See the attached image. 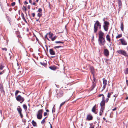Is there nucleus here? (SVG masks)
<instances>
[{
  "mask_svg": "<svg viewBox=\"0 0 128 128\" xmlns=\"http://www.w3.org/2000/svg\"><path fill=\"white\" fill-rule=\"evenodd\" d=\"M101 24L98 21H96L94 24V32L96 33L98 29L100 30Z\"/></svg>",
  "mask_w": 128,
  "mask_h": 128,
  "instance_id": "obj_1",
  "label": "nucleus"
},
{
  "mask_svg": "<svg viewBox=\"0 0 128 128\" xmlns=\"http://www.w3.org/2000/svg\"><path fill=\"white\" fill-rule=\"evenodd\" d=\"M63 92L61 90H56V95L58 98H59L63 95Z\"/></svg>",
  "mask_w": 128,
  "mask_h": 128,
  "instance_id": "obj_2",
  "label": "nucleus"
},
{
  "mask_svg": "<svg viewBox=\"0 0 128 128\" xmlns=\"http://www.w3.org/2000/svg\"><path fill=\"white\" fill-rule=\"evenodd\" d=\"M99 44L101 46H103L106 42L105 39L104 38H98V39Z\"/></svg>",
  "mask_w": 128,
  "mask_h": 128,
  "instance_id": "obj_3",
  "label": "nucleus"
},
{
  "mask_svg": "<svg viewBox=\"0 0 128 128\" xmlns=\"http://www.w3.org/2000/svg\"><path fill=\"white\" fill-rule=\"evenodd\" d=\"M110 23L107 21H104V22L103 27L104 30L106 31H107L108 29Z\"/></svg>",
  "mask_w": 128,
  "mask_h": 128,
  "instance_id": "obj_4",
  "label": "nucleus"
},
{
  "mask_svg": "<svg viewBox=\"0 0 128 128\" xmlns=\"http://www.w3.org/2000/svg\"><path fill=\"white\" fill-rule=\"evenodd\" d=\"M43 111L42 109L38 111L37 115V118L38 119L40 120L42 118Z\"/></svg>",
  "mask_w": 128,
  "mask_h": 128,
  "instance_id": "obj_5",
  "label": "nucleus"
},
{
  "mask_svg": "<svg viewBox=\"0 0 128 128\" xmlns=\"http://www.w3.org/2000/svg\"><path fill=\"white\" fill-rule=\"evenodd\" d=\"M16 100L22 103L24 100V98L22 97L20 95H18L16 97Z\"/></svg>",
  "mask_w": 128,
  "mask_h": 128,
  "instance_id": "obj_6",
  "label": "nucleus"
},
{
  "mask_svg": "<svg viewBox=\"0 0 128 128\" xmlns=\"http://www.w3.org/2000/svg\"><path fill=\"white\" fill-rule=\"evenodd\" d=\"M117 52L120 54H122L125 56H127L126 52L124 50H117Z\"/></svg>",
  "mask_w": 128,
  "mask_h": 128,
  "instance_id": "obj_7",
  "label": "nucleus"
},
{
  "mask_svg": "<svg viewBox=\"0 0 128 128\" xmlns=\"http://www.w3.org/2000/svg\"><path fill=\"white\" fill-rule=\"evenodd\" d=\"M103 81V86L102 87V91H103L106 88V86L107 84V80L104 78H103L102 79Z\"/></svg>",
  "mask_w": 128,
  "mask_h": 128,
  "instance_id": "obj_8",
  "label": "nucleus"
},
{
  "mask_svg": "<svg viewBox=\"0 0 128 128\" xmlns=\"http://www.w3.org/2000/svg\"><path fill=\"white\" fill-rule=\"evenodd\" d=\"M17 110L18 112V113L20 115V117L21 118H22L23 117V116L22 114V109L20 108V106H18L17 107Z\"/></svg>",
  "mask_w": 128,
  "mask_h": 128,
  "instance_id": "obj_9",
  "label": "nucleus"
},
{
  "mask_svg": "<svg viewBox=\"0 0 128 128\" xmlns=\"http://www.w3.org/2000/svg\"><path fill=\"white\" fill-rule=\"evenodd\" d=\"M104 97H103V98H102V101L100 103V106L101 107H104V105L105 104V100H104Z\"/></svg>",
  "mask_w": 128,
  "mask_h": 128,
  "instance_id": "obj_10",
  "label": "nucleus"
},
{
  "mask_svg": "<svg viewBox=\"0 0 128 128\" xmlns=\"http://www.w3.org/2000/svg\"><path fill=\"white\" fill-rule=\"evenodd\" d=\"M119 40L120 41L122 45H127V42L124 39H120Z\"/></svg>",
  "mask_w": 128,
  "mask_h": 128,
  "instance_id": "obj_11",
  "label": "nucleus"
},
{
  "mask_svg": "<svg viewBox=\"0 0 128 128\" xmlns=\"http://www.w3.org/2000/svg\"><path fill=\"white\" fill-rule=\"evenodd\" d=\"M104 107H101L99 112V115L101 116L104 112Z\"/></svg>",
  "mask_w": 128,
  "mask_h": 128,
  "instance_id": "obj_12",
  "label": "nucleus"
},
{
  "mask_svg": "<svg viewBox=\"0 0 128 128\" xmlns=\"http://www.w3.org/2000/svg\"><path fill=\"white\" fill-rule=\"evenodd\" d=\"M98 38H104L103 36L104 35V34L102 31H100L98 33Z\"/></svg>",
  "mask_w": 128,
  "mask_h": 128,
  "instance_id": "obj_13",
  "label": "nucleus"
},
{
  "mask_svg": "<svg viewBox=\"0 0 128 128\" xmlns=\"http://www.w3.org/2000/svg\"><path fill=\"white\" fill-rule=\"evenodd\" d=\"M92 118L93 117L92 115L89 114L87 115L86 119L88 120H92Z\"/></svg>",
  "mask_w": 128,
  "mask_h": 128,
  "instance_id": "obj_14",
  "label": "nucleus"
},
{
  "mask_svg": "<svg viewBox=\"0 0 128 128\" xmlns=\"http://www.w3.org/2000/svg\"><path fill=\"white\" fill-rule=\"evenodd\" d=\"M104 54L106 56H108L109 54V52L106 49L104 50Z\"/></svg>",
  "mask_w": 128,
  "mask_h": 128,
  "instance_id": "obj_15",
  "label": "nucleus"
},
{
  "mask_svg": "<svg viewBox=\"0 0 128 128\" xmlns=\"http://www.w3.org/2000/svg\"><path fill=\"white\" fill-rule=\"evenodd\" d=\"M106 40L108 42L110 43L111 42V40L110 37L108 34H107L106 36Z\"/></svg>",
  "mask_w": 128,
  "mask_h": 128,
  "instance_id": "obj_16",
  "label": "nucleus"
},
{
  "mask_svg": "<svg viewBox=\"0 0 128 128\" xmlns=\"http://www.w3.org/2000/svg\"><path fill=\"white\" fill-rule=\"evenodd\" d=\"M50 54L52 55H54L55 54V52L52 49H50Z\"/></svg>",
  "mask_w": 128,
  "mask_h": 128,
  "instance_id": "obj_17",
  "label": "nucleus"
},
{
  "mask_svg": "<svg viewBox=\"0 0 128 128\" xmlns=\"http://www.w3.org/2000/svg\"><path fill=\"white\" fill-rule=\"evenodd\" d=\"M96 85V84L94 82H92V86L91 87V90H92L94 88Z\"/></svg>",
  "mask_w": 128,
  "mask_h": 128,
  "instance_id": "obj_18",
  "label": "nucleus"
},
{
  "mask_svg": "<svg viewBox=\"0 0 128 128\" xmlns=\"http://www.w3.org/2000/svg\"><path fill=\"white\" fill-rule=\"evenodd\" d=\"M49 68L51 70H55L56 69V68L55 66H50Z\"/></svg>",
  "mask_w": 128,
  "mask_h": 128,
  "instance_id": "obj_19",
  "label": "nucleus"
},
{
  "mask_svg": "<svg viewBox=\"0 0 128 128\" xmlns=\"http://www.w3.org/2000/svg\"><path fill=\"white\" fill-rule=\"evenodd\" d=\"M96 105H95L92 108V111L94 113L96 111Z\"/></svg>",
  "mask_w": 128,
  "mask_h": 128,
  "instance_id": "obj_20",
  "label": "nucleus"
},
{
  "mask_svg": "<svg viewBox=\"0 0 128 128\" xmlns=\"http://www.w3.org/2000/svg\"><path fill=\"white\" fill-rule=\"evenodd\" d=\"M32 124L33 126H37V124L36 122H35L34 120H32Z\"/></svg>",
  "mask_w": 128,
  "mask_h": 128,
  "instance_id": "obj_21",
  "label": "nucleus"
},
{
  "mask_svg": "<svg viewBox=\"0 0 128 128\" xmlns=\"http://www.w3.org/2000/svg\"><path fill=\"white\" fill-rule=\"evenodd\" d=\"M90 70L92 74H93L94 73V69L92 66H91L90 68Z\"/></svg>",
  "mask_w": 128,
  "mask_h": 128,
  "instance_id": "obj_22",
  "label": "nucleus"
},
{
  "mask_svg": "<svg viewBox=\"0 0 128 128\" xmlns=\"http://www.w3.org/2000/svg\"><path fill=\"white\" fill-rule=\"evenodd\" d=\"M118 4L119 8H121L122 2L121 0H118Z\"/></svg>",
  "mask_w": 128,
  "mask_h": 128,
  "instance_id": "obj_23",
  "label": "nucleus"
},
{
  "mask_svg": "<svg viewBox=\"0 0 128 128\" xmlns=\"http://www.w3.org/2000/svg\"><path fill=\"white\" fill-rule=\"evenodd\" d=\"M4 67V64H0V70H2Z\"/></svg>",
  "mask_w": 128,
  "mask_h": 128,
  "instance_id": "obj_24",
  "label": "nucleus"
},
{
  "mask_svg": "<svg viewBox=\"0 0 128 128\" xmlns=\"http://www.w3.org/2000/svg\"><path fill=\"white\" fill-rule=\"evenodd\" d=\"M120 28L122 30V31L124 30V25L123 23L122 22L120 24Z\"/></svg>",
  "mask_w": 128,
  "mask_h": 128,
  "instance_id": "obj_25",
  "label": "nucleus"
},
{
  "mask_svg": "<svg viewBox=\"0 0 128 128\" xmlns=\"http://www.w3.org/2000/svg\"><path fill=\"white\" fill-rule=\"evenodd\" d=\"M48 33V34L49 35V37L50 38H52L53 35V34L52 33H50V32Z\"/></svg>",
  "mask_w": 128,
  "mask_h": 128,
  "instance_id": "obj_26",
  "label": "nucleus"
},
{
  "mask_svg": "<svg viewBox=\"0 0 128 128\" xmlns=\"http://www.w3.org/2000/svg\"><path fill=\"white\" fill-rule=\"evenodd\" d=\"M122 34H118L117 36H116V39H118L122 37Z\"/></svg>",
  "mask_w": 128,
  "mask_h": 128,
  "instance_id": "obj_27",
  "label": "nucleus"
},
{
  "mask_svg": "<svg viewBox=\"0 0 128 128\" xmlns=\"http://www.w3.org/2000/svg\"><path fill=\"white\" fill-rule=\"evenodd\" d=\"M113 93V92H112L110 93H108V94L107 97L108 98H110V96Z\"/></svg>",
  "mask_w": 128,
  "mask_h": 128,
  "instance_id": "obj_28",
  "label": "nucleus"
},
{
  "mask_svg": "<svg viewBox=\"0 0 128 128\" xmlns=\"http://www.w3.org/2000/svg\"><path fill=\"white\" fill-rule=\"evenodd\" d=\"M23 108H24V109L26 110H27V106H26V105L25 104H23Z\"/></svg>",
  "mask_w": 128,
  "mask_h": 128,
  "instance_id": "obj_29",
  "label": "nucleus"
},
{
  "mask_svg": "<svg viewBox=\"0 0 128 128\" xmlns=\"http://www.w3.org/2000/svg\"><path fill=\"white\" fill-rule=\"evenodd\" d=\"M6 71L5 70H4L3 71H1V70H0V75H1L4 74Z\"/></svg>",
  "mask_w": 128,
  "mask_h": 128,
  "instance_id": "obj_30",
  "label": "nucleus"
},
{
  "mask_svg": "<svg viewBox=\"0 0 128 128\" xmlns=\"http://www.w3.org/2000/svg\"><path fill=\"white\" fill-rule=\"evenodd\" d=\"M42 15V13H38L37 14V16L39 18L41 17Z\"/></svg>",
  "mask_w": 128,
  "mask_h": 128,
  "instance_id": "obj_31",
  "label": "nucleus"
},
{
  "mask_svg": "<svg viewBox=\"0 0 128 128\" xmlns=\"http://www.w3.org/2000/svg\"><path fill=\"white\" fill-rule=\"evenodd\" d=\"M57 36H54V37L53 38H51V40L52 41H54L55 40Z\"/></svg>",
  "mask_w": 128,
  "mask_h": 128,
  "instance_id": "obj_32",
  "label": "nucleus"
},
{
  "mask_svg": "<svg viewBox=\"0 0 128 128\" xmlns=\"http://www.w3.org/2000/svg\"><path fill=\"white\" fill-rule=\"evenodd\" d=\"M20 92L18 90H16V91L15 94V96H17V95L18 94V93Z\"/></svg>",
  "mask_w": 128,
  "mask_h": 128,
  "instance_id": "obj_33",
  "label": "nucleus"
},
{
  "mask_svg": "<svg viewBox=\"0 0 128 128\" xmlns=\"http://www.w3.org/2000/svg\"><path fill=\"white\" fill-rule=\"evenodd\" d=\"M42 10L41 8H40L39 9L37 12L39 13H42Z\"/></svg>",
  "mask_w": 128,
  "mask_h": 128,
  "instance_id": "obj_34",
  "label": "nucleus"
},
{
  "mask_svg": "<svg viewBox=\"0 0 128 128\" xmlns=\"http://www.w3.org/2000/svg\"><path fill=\"white\" fill-rule=\"evenodd\" d=\"M21 16L22 19L25 18L24 16V15L22 12L21 13Z\"/></svg>",
  "mask_w": 128,
  "mask_h": 128,
  "instance_id": "obj_35",
  "label": "nucleus"
},
{
  "mask_svg": "<svg viewBox=\"0 0 128 128\" xmlns=\"http://www.w3.org/2000/svg\"><path fill=\"white\" fill-rule=\"evenodd\" d=\"M6 17H7V20L9 21V22L10 23H11L10 22H11V20L10 18H9L7 16Z\"/></svg>",
  "mask_w": 128,
  "mask_h": 128,
  "instance_id": "obj_36",
  "label": "nucleus"
},
{
  "mask_svg": "<svg viewBox=\"0 0 128 128\" xmlns=\"http://www.w3.org/2000/svg\"><path fill=\"white\" fill-rule=\"evenodd\" d=\"M55 43H62V44H64V42H63L60 41H56L55 42Z\"/></svg>",
  "mask_w": 128,
  "mask_h": 128,
  "instance_id": "obj_37",
  "label": "nucleus"
},
{
  "mask_svg": "<svg viewBox=\"0 0 128 128\" xmlns=\"http://www.w3.org/2000/svg\"><path fill=\"white\" fill-rule=\"evenodd\" d=\"M125 73L126 74H128V68H126Z\"/></svg>",
  "mask_w": 128,
  "mask_h": 128,
  "instance_id": "obj_38",
  "label": "nucleus"
},
{
  "mask_svg": "<svg viewBox=\"0 0 128 128\" xmlns=\"http://www.w3.org/2000/svg\"><path fill=\"white\" fill-rule=\"evenodd\" d=\"M47 117H45V118L41 122V123L42 124H43L45 122V119L47 118Z\"/></svg>",
  "mask_w": 128,
  "mask_h": 128,
  "instance_id": "obj_39",
  "label": "nucleus"
},
{
  "mask_svg": "<svg viewBox=\"0 0 128 128\" xmlns=\"http://www.w3.org/2000/svg\"><path fill=\"white\" fill-rule=\"evenodd\" d=\"M65 102H62V103L61 104H60V108H61L62 106L65 103Z\"/></svg>",
  "mask_w": 128,
  "mask_h": 128,
  "instance_id": "obj_40",
  "label": "nucleus"
},
{
  "mask_svg": "<svg viewBox=\"0 0 128 128\" xmlns=\"http://www.w3.org/2000/svg\"><path fill=\"white\" fill-rule=\"evenodd\" d=\"M2 50H5L6 51L7 50V48H2Z\"/></svg>",
  "mask_w": 128,
  "mask_h": 128,
  "instance_id": "obj_41",
  "label": "nucleus"
},
{
  "mask_svg": "<svg viewBox=\"0 0 128 128\" xmlns=\"http://www.w3.org/2000/svg\"><path fill=\"white\" fill-rule=\"evenodd\" d=\"M55 111V108H54V107H53V108H52V112H54Z\"/></svg>",
  "mask_w": 128,
  "mask_h": 128,
  "instance_id": "obj_42",
  "label": "nucleus"
},
{
  "mask_svg": "<svg viewBox=\"0 0 128 128\" xmlns=\"http://www.w3.org/2000/svg\"><path fill=\"white\" fill-rule=\"evenodd\" d=\"M15 2H14L12 3L11 5L12 6H14L15 5Z\"/></svg>",
  "mask_w": 128,
  "mask_h": 128,
  "instance_id": "obj_43",
  "label": "nucleus"
},
{
  "mask_svg": "<svg viewBox=\"0 0 128 128\" xmlns=\"http://www.w3.org/2000/svg\"><path fill=\"white\" fill-rule=\"evenodd\" d=\"M61 47V46H57L54 47V48H60Z\"/></svg>",
  "mask_w": 128,
  "mask_h": 128,
  "instance_id": "obj_44",
  "label": "nucleus"
},
{
  "mask_svg": "<svg viewBox=\"0 0 128 128\" xmlns=\"http://www.w3.org/2000/svg\"><path fill=\"white\" fill-rule=\"evenodd\" d=\"M102 96V98H103V96L104 97V95H103V94H100L99 96H98L99 97H100L101 96Z\"/></svg>",
  "mask_w": 128,
  "mask_h": 128,
  "instance_id": "obj_45",
  "label": "nucleus"
},
{
  "mask_svg": "<svg viewBox=\"0 0 128 128\" xmlns=\"http://www.w3.org/2000/svg\"><path fill=\"white\" fill-rule=\"evenodd\" d=\"M32 15L33 17H34L35 16V13L34 12L32 14Z\"/></svg>",
  "mask_w": 128,
  "mask_h": 128,
  "instance_id": "obj_46",
  "label": "nucleus"
},
{
  "mask_svg": "<svg viewBox=\"0 0 128 128\" xmlns=\"http://www.w3.org/2000/svg\"><path fill=\"white\" fill-rule=\"evenodd\" d=\"M23 20L24 21L26 24H28V22H27L26 20V19L25 18L23 19Z\"/></svg>",
  "mask_w": 128,
  "mask_h": 128,
  "instance_id": "obj_47",
  "label": "nucleus"
},
{
  "mask_svg": "<svg viewBox=\"0 0 128 128\" xmlns=\"http://www.w3.org/2000/svg\"><path fill=\"white\" fill-rule=\"evenodd\" d=\"M23 20L24 21L26 24H28V22H27L26 20V19L25 18L23 19Z\"/></svg>",
  "mask_w": 128,
  "mask_h": 128,
  "instance_id": "obj_48",
  "label": "nucleus"
},
{
  "mask_svg": "<svg viewBox=\"0 0 128 128\" xmlns=\"http://www.w3.org/2000/svg\"><path fill=\"white\" fill-rule=\"evenodd\" d=\"M23 7L24 8L25 11V12H26V10H27L26 7L25 6H23Z\"/></svg>",
  "mask_w": 128,
  "mask_h": 128,
  "instance_id": "obj_49",
  "label": "nucleus"
},
{
  "mask_svg": "<svg viewBox=\"0 0 128 128\" xmlns=\"http://www.w3.org/2000/svg\"><path fill=\"white\" fill-rule=\"evenodd\" d=\"M89 128H94V126L93 125L91 126Z\"/></svg>",
  "mask_w": 128,
  "mask_h": 128,
  "instance_id": "obj_50",
  "label": "nucleus"
},
{
  "mask_svg": "<svg viewBox=\"0 0 128 128\" xmlns=\"http://www.w3.org/2000/svg\"><path fill=\"white\" fill-rule=\"evenodd\" d=\"M28 3L26 1H25L24 2V4H28Z\"/></svg>",
  "mask_w": 128,
  "mask_h": 128,
  "instance_id": "obj_51",
  "label": "nucleus"
},
{
  "mask_svg": "<svg viewBox=\"0 0 128 128\" xmlns=\"http://www.w3.org/2000/svg\"><path fill=\"white\" fill-rule=\"evenodd\" d=\"M48 34V33H47L45 36V38H48L47 37V35Z\"/></svg>",
  "mask_w": 128,
  "mask_h": 128,
  "instance_id": "obj_52",
  "label": "nucleus"
},
{
  "mask_svg": "<svg viewBox=\"0 0 128 128\" xmlns=\"http://www.w3.org/2000/svg\"><path fill=\"white\" fill-rule=\"evenodd\" d=\"M32 5H34L35 6H36V3L35 2H34L32 4Z\"/></svg>",
  "mask_w": 128,
  "mask_h": 128,
  "instance_id": "obj_53",
  "label": "nucleus"
},
{
  "mask_svg": "<svg viewBox=\"0 0 128 128\" xmlns=\"http://www.w3.org/2000/svg\"><path fill=\"white\" fill-rule=\"evenodd\" d=\"M47 113L46 112H45L44 113V116H45L47 114Z\"/></svg>",
  "mask_w": 128,
  "mask_h": 128,
  "instance_id": "obj_54",
  "label": "nucleus"
},
{
  "mask_svg": "<svg viewBox=\"0 0 128 128\" xmlns=\"http://www.w3.org/2000/svg\"><path fill=\"white\" fill-rule=\"evenodd\" d=\"M108 98H106V102H108L109 100Z\"/></svg>",
  "mask_w": 128,
  "mask_h": 128,
  "instance_id": "obj_55",
  "label": "nucleus"
},
{
  "mask_svg": "<svg viewBox=\"0 0 128 128\" xmlns=\"http://www.w3.org/2000/svg\"><path fill=\"white\" fill-rule=\"evenodd\" d=\"M28 9H30V5H28Z\"/></svg>",
  "mask_w": 128,
  "mask_h": 128,
  "instance_id": "obj_56",
  "label": "nucleus"
},
{
  "mask_svg": "<svg viewBox=\"0 0 128 128\" xmlns=\"http://www.w3.org/2000/svg\"><path fill=\"white\" fill-rule=\"evenodd\" d=\"M116 108H114V109H112V110L113 111H114L116 110Z\"/></svg>",
  "mask_w": 128,
  "mask_h": 128,
  "instance_id": "obj_57",
  "label": "nucleus"
},
{
  "mask_svg": "<svg viewBox=\"0 0 128 128\" xmlns=\"http://www.w3.org/2000/svg\"><path fill=\"white\" fill-rule=\"evenodd\" d=\"M29 2L31 4H32V0H29Z\"/></svg>",
  "mask_w": 128,
  "mask_h": 128,
  "instance_id": "obj_58",
  "label": "nucleus"
},
{
  "mask_svg": "<svg viewBox=\"0 0 128 128\" xmlns=\"http://www.w3.org/2000/svg\"><path fill=\"white\" fill-rule=\"evenodd\" d=\"M49 123L50 124V128H52V126L51 124H50V122H49Z\"/></svg>",
  "mask_w": 128,
  "mask_h": 128,
  "instance_id": "obj_59",
  "label": "nucleus"
},
{
  "mask_svg": "<svg viewBox=\"0 0 128 128\" xmlns=\"http://www.w3.org/2000/svg\"><path fill=\"white\" fill-rule=\"evenodd\" d=\"M117 96H116V94H115V95H114L113 96H114V97H115V99H114V100H115V99H116V97Z\"/></svg>",
  "mask_w": 128,
  "mask_h": 128,
  "instance_id": "obj_60",
  "label": "nucleus"
},
{
  "mask_svg": "<svg viewBox=\"0 0 128 128\" xmlns=\"http://www.w3.org/2000/svg\"><path fill=\"white\" fill-rule=\"evenodd\" d=\"M126 84L128 85V80H126Z\"/></svg>",
  "mask_w": 128,
  "mask_h": 128,
  "instance_id": "obj_61",
  "label": "nucleus"
},
{
  "mask_svg": "<svg viewBox=\"0 0 128 128\" xmlns=\"http://www.w3.org/2000/svg\"><path fill=\"white\" fill-rule=\"evenodd\" d=\"M103 119L105 121H106V122H107V121L106 120V118H105L104 117V118H103Z\"/></svg>",
  "mask_w": 128,
  "mask_h": 128,
  "instance_id": "obj_62",
  "label": "nucleus"
},
{
  "mask_svg": "<svg viewBox=\"0 0 128 128\" xmlns=\"http://www.w3.org/2000/svg\"><path fill=\"white\" fill-rule=\"evenodd\" d=\"M96 80V79L95 78H94V79H93V80H94V81L95 82V80Z\"/></svg>",
  "mask_w": 128,
  "mask_h": 128,
  "instance_id": "obj_63",
  "label": "nucleus"
},
{
  "mask_svg": "<svg viewBox=\"0 0 128 128\" xmlns=\"http://www.w3.org/2000/svg\"><path fill=\"white\" fill-rule=\"evenodd\" d=\"M126 100H127L128 99V96H127L126 97Z\"/></svg>",
  "mask_w": 128,
  "mask_h": 128,
  "instance_id": "obj_64",
  "label": "nucleus"
}]
</instances>
